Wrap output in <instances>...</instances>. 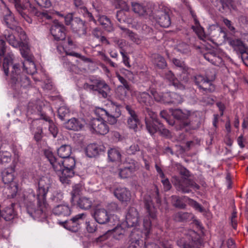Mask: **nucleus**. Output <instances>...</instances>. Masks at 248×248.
I'll use <instances>...</instances> for the list:
<instances>
[{"label":"nucleus","mask_w":248,"mask_h":248,"mask_svg":"<svg viewBox=\"0 0 248 248\" xmlns=\"http://www.w3.org/2000/svg\"><path fill=\"white\" fill-rule=\"evenodd\" d=\"M134 233L131 235V238L129 241L128 246L126 248H141L143 242L139 238H133Z\"/></svg>","instance_id":"nucleus-46"},{"label":"nucleus","mask_w":248,"mask_h":248,"mask_svg":"<svg viewBox=\"0 0 248 248\" xmlns=\"http://www.w3.org/2000/svg\"><path fill=\"white\" fill-rule=\"evenodd\" d=\"M107 207L108 210L111 212H117L120 210V208L119 207L118 203L115 202L108 203Z\"/></svg>","instance_id":"nucleus-61"},{"label":"nucleus","mask_w":248,"mask_h":248,"mask_svg":"<svg viewBox=\"0 0 248 248\" xmlns=\"http://www.w3.org/2000/svg\"><path fill=\"white\" fill-rule=\"evenodd\" d=\"M150 93L152 95L146 92L139 93L137 95L138 102L142 106L149 107H151L154 104L153 96L155 101H160V100L157 98L158 93L155 90H151Z\"/></svg>","instance_id":"nucleus-16"},{"label":"nucleus","mask_w":248,"mask_h":248,"mask_svg":"<svg viewBox=\"0 0 248 248\" xmlns=\"http://www.w3.org/2000/svg\"><path fill=\"white\" fill-rule=\"evenodd\" d=\"M4 21L8 28L15 30L18 34L19 39L25 40L27 35L23 29L18 25L17 16H4Z\"/></svg>","instance_id":"nucleus-15"},{"label":"nucleus","mask_w":248,"mask_h":248,"mask_svg":"<svg viewBox=\"0 0 248 248\" xmlns=\"http://www.w3.org/2000/svg\"><path fill=\"white\" fill-rule=\"evenodd\" d=\"M114 196L122 202L127 203L131 199V193L126 188L118 187L113 191Z\"/></svg>","instance_id":"nucleus-25"},{"label":"nucleus","mask_w":248,"mask_h":248,"mask_svg":"<svg viewBox=\"0 0 248 248\" xmlns=\"http://www.w3.org/2000/svg\"><path fill=\"white\" fill-rule=\"evenodd\" d=\"M120 28L124 31L126 35L128 36L131 41L137 44L140 43V39L139 38V36L137 33L134 32L132 31H131L127 28L123 27H120Z\"/></svg>","instance_id":"nucleus-42"},{"label":"nucleus","mask_w":248,"mask_h":248,"mask_svg":"<svg viewBox=\"0 0 248 248\" xmlns=\"http://www.w3.org/2000/svg\"><path fill=\"white\" fill-rule=\"evenodd\" d=\"M131 5L133 11L135 14H138L139 16H144L146 14L145 8L140 4L138 2H132Z\"/></svg>","instance_id":"nucleus-50"},{"label":"nucleus","mask_w":248,"mask_h":248,"mask_svg":"<svg viewBox=\"0 0 248 248\" xmlns=\"http://www.w3.org/2000/svg\"><path fill=\"white\" fill-rule=\"evenodd\" d=\"M204 84V85H202L199 89L203 94L212 93L215 91L216 87L212 80L209 79Z\"/></svg>","instance_id":"nucleus-40"},{"label":"nucleus","mask_w":248,"mask_h":248,"mask_svg":"<svg viewBox=\"0 0 248 248\" xmlns=\"http://www.w3.org/2000/svg\"><path fill=\"white\" fill-rule=\"evenodd\" d=\"M86 217V214H79L69 220L63 221H58V223L71 232H77L81 229L82 225L85 222Z\"/></svg>","instance_id":"nucleus-10"},{"label":"nucleus","mask_w":248,"mask_h":248,"mask_svg":"<svg viewBox=\"0 0 248 248\" xmlns=\"http://www.w3.org/2000/svg\"><path fill=\"white\" fill-rule=\"evenodd\" d=\"M229 44L233 48L237 53L242 54L246 52L248 47L240 39H233L231 37L227 38Z\"/></svg>","instance_id":"nucleus-27"},{"label":"nucleus","mask_w":248,"mask_h":248,"mask_svg":"<svg viewBox=\"0 0 248 248\" xmlns=\"http://www.w3.org/2000/svg\"><path fill=\"white\" fill-rule=\"evenodd\" d=\"M11 2H13L15 7L19 14L22 15V12L25 9L26 7L24 5H22L20 0H9Z\"/></svg>","instance_id":"nucleus-59"},{"label":"nucleus","mask_w":248,"mask_h":248,"mask_svg":"<svg viewBox=\"0 0 248 248\" xmlns=\"http://www.w3.org/2000/svg\"><path fill=\"white\" fill-rule=\"evenodd\" d=\"M126 225V223H123L119 225L117 224L115 227L110 230L111 231L110 234H113L114 239L120 240L124 237L127 232V230L124 228Z\"/></svg>","instance_id":"nucleus-32"},{"label":"nucleus","mask_w":248,"mask_h":248,"mask_svg":"<svg viewBox=\"0 0 248 248\" xmlns=\"http://www.w3.org/2000/svg\"><path fill=\"white\" fill-rule=\"evenodd\" d=\"M115 4L117 8H119L121 10L117 11V16L122 14L121 12L127 11L129 10V7L126 3L123 0H115Z\"/></svg>","instance_id":"nucleus-52"},{"label":"nucleus","mask_w":248,"mask_h":248,"mask_svg":"<svg viewBox=\"0 0 248 248\" xmlns=\"http://www.w3.org/2000/svg\"><path fill=\"white\" fill-rule=\"evenodd\" d=\"M127 126L130 129L133 130L134 132H137L140 130L142 125L140 120H127Z\"/></svg>","instance_id":"nucleus-44"},{"label":"nucleus","mask_w":248,"mask_h":248,"mask_svg":"<svg viewBox=\"0 0 248 248\" xmlns=\"http://www.w3.org/2000/svg\"><path fill=\"white\" fill-rule=\"evenodd\" d=\"M144 248H172V247L168 241H162L160 245L154 243H145Z\"/></svg>","instance_id":"nucleus-47"},{"label":"nucleus","mask_w":248,"mask_h":248,"mask_svg":"<svg viewBox=\"0 0 248 248\" xmlns=\"http://www.w3.org/2000/svg\"><path fill=\"white\" fill-rule=\"evenodd\" d=\"M11 160V154L10 152H0V161L1 163H8L10 162Z\"/></svg>","instance_id":"nucleus-56"},{"label":"nucleus","mask_w":248,"mask_h":248,"mask_svg":"<svg viewBox=\"0 0 248 248\" xmlns=\"http://www.w3.org/2000/svg\"><path fill=\"white\" fill-rule=\"evenodd\" d=\"M202 243L200 236L195 232L180 238L177 241V244L180 248H200Z\"/></svg>","instance_id":"nucleus-12"},{"label":"nucleus","mask_w":248,"mask_h":248,"mask_svg":"<svg viewBox=\"0 0 248 248\" xmlns=\"http://www.w3.org/2000/svg\"><path fill=\"white\" fill-rule=\"evenodd\" d=\"M101 116L104 117L108 122L110 124H114L117 122V118L121 115V110L120 106L113 104L109 110L103 108H100L98 110Z\"/></svg>","instance_id":"nucleus-13"},{"label":"nucleus","mask_w":248,"mask_h":248,"mask_svg":"<svg viewBox=\"0 0 248 248\" xmlns=\"http://www.w3.org/2000/svg\"><path fill=\"white\" fill-rule=\"evenodd\" d=\"M82 190V186L80 184H76L72 186V190L71 192V198L70 202L73 205L75 204V200L77 197L79 196Z\"/></svg>","instance_id":"nucleus-43"},{"label":"nucleus","mask_w":248,"mask_h":248,"mask_svg":"<svg viewBox=\"0 0 248 248\" xmlns=\"http://www.w3.org/2000/svg\"><path fill=\"white\" fill-rule=\"evenodd\" d=\"M137 162L134 159L127 157L124 161V167L133 173L137 170Z\"/></svg>","instance_id":"nucleus-41"},{"label":"nucleus","mask_w":248,"mask_h":248,"mask_svg":"<svg viewBox=\"0 0 248 248\" xmlns=\"http://www.w3.org/2000/svg\"><path fill=\"white\" fill-rule=\"evenodd\" d=\"M27 198L30 200L28 202L27 199L25 200V207L28 214L34 219L45 218L46 216V212L48 206L45 207L43 203H40L37 193L34 192L30 193Z\"/></svg>","instance_id":"nucleus-4"},{"label":"nucleus","mask_w":248,"mask_h":248,"mask_svg":"<svg viewBox=\"0 0 248 248\" xmlns=\"http://www.w3.org/2000/svg\"><path fill=\"white\" fill-rule=\"evenodd\" d=\"M164 77L165 79L169 82L170 85H173L175 87L180 89L185 88V86L179 81L171 71L169 70L165 72Z\"/></svg>","instance_id":"nucleus-31"},{"label":"nucleus","mask_w":248,"mask_h":248,"mask_svg":"<svg viewBox=\"0 0 248 248\" xmlns=\"http://www.w3.org/2000/svg\"><path fill=\"white\" fill-rule=\"evenodd\" d=\"M139 213L137 209L130 207L126 215V224L127 228L136 226L138 223Z\"/></svg>","instance_id":"nucleus-20"},{"label":"nucleus","mask_w":248,"mask_h":248,"mask_svg":"<svg viewBox=\"0 0 248 248\" xmlns=\"http://www.w3.org/2000/svg\"><path fill=\"white\" fill-rule=\"evenodd\" d=\"M108 158L111 162H119L121 160L122 155L117 148H110L108 151Z\"/></svg>","instance_id":"nucleus-37"},{"label":"nucleus","mask_w":248,"mask_h":248,"mask_svg":"<svg viewBox=\"0 0 248 248\" xmlns=\"http://www.w3.org/2000/svg\"><path fill=\"white\" fill-rule=\"evenodd\" d=\"M65 31V27L57 21L54 22L50 29V32L56 41L65 39L66 37Z\"/></svg>","instance_id":"nucleus-19"},{"label":"nucleus","mask_w":248,"mask_h":248,"mask_svg":"<svg viewBox=\"0 0 248 248\" xmlns=\"http://www.w3.org/2000/svg\"><path fill=\"white\" fill-rule=\"evenodd\" d=\"M144 207L148 213V216L146 217L143 222V226L146 231L149 233L152 224L156 223V209L155 207L152 199L150 196H145L143 199Z\"/></svg>","instance_id":"nucleus-8"},{"label":"nucleus","mask_w":248,"mask_h":248,"mask_svg":"<svg viewBox=\"0 0 248 248\" xmlns=\"http://www.w3.org/2000/svg\"><path fill=\"white\" fill-rule=\"evenodd\" d=\"M49 131L50 133L52 135L54 138H56L57 136L59 129L57 126L54 124L53 122L49 123Z\"/></svg>","instance_id":"nucleus-63"},{"label":"nucleus","mask_w":248,"mask_h":248,"mask_svg":"<svg viewBox=\"0 0 248 248\" xmlns=\"http://www.w3.org/2000/svg\"><path fill=\"white\" fill-rule=\"evenodd\" d=\"M214 5L217 7V9L224 13L232 9H234L233 3L232 0H211Z\"/></svg>","instance_id":"nucleus-26"},{"label":"nucleus","mask_w":248,"mask_h":248,"mask_svg":"<svg viewBox=\"0 0 248 248\" xmlns=\"http://www.w3.org/2000/svg\"><path fill=\"white\" fill-rule=\"evenodd\" d=\"M71 153L72 147L68 144L62 145L57 150L58 155L62 159L69 157Z\"/></svg>","instance_id":"nucleus-38"},{"label":"nucleus","mask_w":248,"mask_h":248,"mask_svg":"<svg viewBox=\"0 0 248 248\" xmlns=\"http://www.w3.org/2000/svg\"><path fill=\"white\" fill-rule=\"evenodd\" d=\"M90 83H85L84 89L89 90L97 94L98 96L103 98H107L110 92V88L106 82L103 79L97 78H91L89 79Z\"/></svg>","instance_id":"nucleus-6"},{"label":"nucleus","mask_w":248,"mask_h":248,"mask_svg":"<svg viewBox=\"0 0 248 248\" xmlns=\"http://www.w3.org/2000/svg\"><path fill=\"white\" fill-rule=\"evenodd\" d=\"M74 2L75 6L81 11V14L85 15L87 13V10L84 6V3L82 0H74Z\"/></svg>","instance_id":"nucleus-58"},{"label":"nucleus","mask_w":248,"mask_h":248,"mask_svg":"<svg viewBox=\"0 0 248 248\" xmlns=\"http://www.w3.org/2000/svg\"><path fill=\"white\" fill-rule=\"evenodd\" d=\"M86 224V228L87 232L89 233H93L95 232L97 229V222L95 220H90L85 221Z\"/></svg>","instance_id":"nucleus-54"},{"label":"nucleus","mask_w":248,"mask_h":248,"mask_svg":"<svg viewBox=\"0 0 248 248\" xmlns=\"http://www.w3.org/2000/svg\"><path fill=\"white\" fill-rule=\"evenodd\" d=\"M146 129L151 136L158 133L161 136L169 139L171 137V132L167 129L159 119L145 118Z\"/></svg>","instance_id":"nucleus-7"},{"label":"nucleus","mask_w":248,"mask_h":248,"mask_svg":"<svg viewBox=\"0 0 248 248\" xmlns=\"http://www.w3.org/2000/svg\"><path fill=\"white\" fill-rule=\"evenodd\" d=\"M64 126L66 129L74 131L80 130L83 127L81 122L76 118L68 119L64 124Z\"/></svg>","instance_id":"nucleus-29"},{"label":"nucleus","mask_w":248,"mask_h":248,"mask_svg":"<svg viewBox=\"0 0 248 248\" xmlns=\"http://www.w3.org/2000/svg\"><path fill=\"white\" fill-rule=\"evenodd\" d=\"M125 109L130 115L127 119L140 120L138 115L136 111L132 108L131 106L126 105L125 106Z\"/></svg>","instance_id":"nucleus-57"},{"label":"nucleus","mask_w":248,"mask_h":248,"mask_svg":"<svg viewBox=\"0 0 248 248\" xmlns=\"http://www.w3.org/2000/svg\"><path fill=\"white\" fill-rule=\"evenodd\" d=\"M64 18L66 25H71L73 32L79 36L85 35L87 33V25L85 21L81 20L78 16H61Z\"/></svg>","instance_id":"nucleus-11"},{"label":"nucleus","mask_w":248,"mask_h":248,"mask_svg":"<svg viewBox=\"0 0 248 248\" xmlns=\"http://www.w3.org/2000/svg\"><path fill=\"white\" fill-rule=\"evenodd\" d=\"M159 100L167 104H179L183 102L182 96L175 92L165 93Z\"/></svg>","instance_id":"nucleus-22"},{"label":"nucleus","mask_w":248,"mask_h":248,"mask_svg":"<svg viewBox=\"0 0 248 248\" xmlns=\"http://www.w3.org/2000/svg\"><path fill=\"white\" fill-rule=\"evenodd\" d=\"M89 125L91 130L93 133L104 135L109 131L108 126L101 117L92 119Z\"/></svg>","instance_id":"nucleus-14"},{"label":"nucleus","mask_w":248,"mask_h":248,"mask_svg":"<svg viewBox=\"0 0 248 248\" xmlns=\"http://www.w3.org/2000/svg\"><path fill=\"white\" fill-rule=\"evenodd\" d=\"M179 170L180 174L185 178L175 183V186L177 190L182 193H189L192 191L191 188L200 189V186L193 179L188 178L190 176V173L187 169L181 166L179 168Z\"/></svg>","instance_id":"nucleus-5"},{"label":"nucleus","mask_w":248,"mask_h":248,"mask_svg":"<svg viewBox=\"0 0 248 248\" xmlns=\"http://www.w3.org/2000/svg\"><path fill=\"white\" fill-rule=\"evenodd\" d=\"M1 70L8 85L17 93L22 88L31 86V81L28 76L21 69L19 63H13V55L8 54L3 59Z\"/></svg>","instance_id":"nucleus-1"},{"label":"nucleus","mask_w":248,"mask_h":248,"mask_svg":"<svg viewBox=\"0 0 248 248\" xmlns=\"http://www.w3.org/2000/svg\"><path fill=\"white\" fill-rule=\"evenodd\" d=\"M172 115L175 120L170 119V115L166 110H163L160 112V117L164 119L169 125L173 126L177 131L189 132L200 126V124L198 118L196 117V120H192L191 112L189 110L175 109L172 111Z\"/></svg>","instance_id":"nucleus-2"},{"label":"nucleus","mask_w":248,"mask_h":248,"mask_svg":"<svg viewBox=\"0 0 248 248\" xmlns=\"http://www.w3.org/2000/svg\"><path fill=\"white\" fill-rule=\"evenodd\" d=\"M52 212L56 216L65 217L71 215V210L68 204L62 203L55 206L52 210Z\"/></svg>","instance_id":"nucleus-28"},{"label":"nucleus","mask_w":248,"mask_h":248,"mask_svg":"<svg viewBox=\"0 0 248 248\" xmlns=\"http://www.w3.org/2000/svg\"><path fill=\"white\" fill-rule=\"evenodd\" d=\"M58 115L62 121H64L69 117L70 110L66 107H61L58 110Z\"/></svg>","instance_id":"nucleus-48"},{"label":"nucleus","mask_w":248,"mask_h":248,"mask_svg":"<svg viewBox=\"0 0 248 248\" xmlns=\"http://www.w3.org/2000/svg\"><path fill=\"white\" fill-rule=\"evenodd\" d=\"M116 77L118 79L122 85H119L117 87L118 92H121L122 95L126 96L128 92L132 90V85L130 83L123 77H122L118 72H116Z\"/></svg>","instance_id":"nucleus-24"},{"label":"nucleus","mask_w":248,"mask_h":248,"mask_svg":"<svg viewBox=\"0 0 248 248\" xmlns=\"http://www.w3.org/2000/svg\"><path fill=\"white\" fill-rule=\"evenodd\" d=\"M7 46L3 36H0V56H4L6 51Z\"/></svg>","instance_id":"nucleus-60"},{"label":"nucleus","mask_w":248,"mask_h":248,"mask_svg":"<svg viewBox=\"0 0 248 248\" xmlns=\"http://www.w3.org/2000/svg\"><path fill=\"white\" fill-rule=\"evenodd\" d=\"M38 187L37 189V196L40 203H43L45 207L48 206L46 202V194L48 191L52 192L50 200L53 203L62 202L63 198V194L62 190L58 188L51 180L47 177L41 178L38 182Z\"/></svg>","instance_id":"nucleus-3"},{"label":"nucleus","mask_w":248,"mask_h":248,"mask_svg":"<svg viewBox=\"0 0 248 248\" xmlns=\"http://www.w3.org/2000/svg\"><path fill=\"white\" fill-rule=\"evenodd\" d=\"M80 209L88 210L92 206V202L89 198L82 197L78 198V200L75 201V204Z\"/></svg>","instance_id":"nucleus-36"},{"label":"nucleus","mask_w":248,"mask_h":248,"mask_svg":"<svg viewBox=\"0 0 248 248\" xmlns=\"http://www.w3.org/2000/svg\"><path fill=\"white\" fill-rule=\"evenodd\" d=\"M172 217L176 222L185 223L191 221L194 217V216L191 213L179 211L175 213Z\"/></svg>","instance_id":"nucleus-30"},{"label":"nucleus","mask_w":248,"mask_h":248,"mask_svg":"<svg viewBox=\"0 0 248 248\" xmlns=\"http://www.w3.org/2000/svg\"><path fill=\"white\" fill-rule=\"evenodd\" d=\"M43 134L44 133L42 127L40 126L37 127L33 137L34 140L37 142L40 141L43 138Z\"/></svg>","instance_id":"nucleus-55"},{"label":"nucleus","mask_w":248,"mask_h":248,"mask_svg":"<svg viewBox=\"0 0 248 248\" xmlns=\"http://www.w3.org/2000/svg\"><path fill=\"white\" fill-rule=\"evenodd\" d=\"M203 56L206 60L214 65L216 64L217 59H221V58L217 56V53L214 50H212L205 53Z\"/></svg>","instance_id":"nucleus-45"},{"label":"nucleus","mask_w":248,"mask_h":248,"mask_svg":"<svg viewBox=\"0 0 248 248\" xmlns=\"http://www.w3.org/2000/svg\"><path fill=\"white\" fill-rule=\"evenodd\" d=\"M94 220L98 224H106L110 221V217L108 211L103 208H96L93 214Z\"/></svg>","instance_id":"nucleus-18"},{"label":"nucleus","mask_w":248,"mask_h":248,"mask_svg":"<svg viewBox=\"0 0 248 248\" xmlns=\"http://www.w3.org/2000/svg\"><path fill=\"white\" fill-rule=\"evenodd\" d=\"M110 230H108L105 233L99 235L96 238L94 241L96 243H100L108 239L110 234Z\"/></svg>","instance_id":"nucleus-64"},{"label":"nucleus","mask_w":248,"mask_h":248,"mask_svg":"<svg viewBox=\"0 0 248 248\" xmlns=\"http://www.w3.org/2000/svg\"><path fill=\"white\" fill-rule=\"evenodd\" d=\"M105 149V147L103 145L94 143H91L86 147L85 153L89 157H94L98 155L102 152H104Z\"/></svg>","instance_id":"nucleus-23"},{"label":"nucleus","mask_w":248,"mask_h":248,"mask_svg":"<svg viewBox=\"0 0 248 248\" xmlns=\"http://www.w3.org/2000/svg\"><path fill=\"white\" fill-rule=\"evenodd\" d=\"M152 62L155 67L163 69L167 66V63L165 59L158 54H155L152 56Z\"/></svg>","instance_id":"nucleus-34"},{"label":"nucleus","mask_w":248,"mask_h":248,"mask_svg":"<svg viewBox=\"0 0 248 248\" xmlns=\"http://www.w3.org/2000/svg\"><path fill=\"white\" fill-rule=\"evenodd\" d=\"M121 54L123 57V62L124 64L127 67L130 68L131 65L129 63V58L127 55L126 52L124 49H122L120 51Z\"/></svg>","instance_id":"nucleus-62"},{"label":"nucleus","mask_w":248,"mask_h":248,"mask_svg":"<svg viewBox=\"0 0 248 248\" xmlns=\"http://www.w3.org/2000/svg\"><path fill=\"white\" fill-rule=\"evenodd\" d=\"M27 39L28 37L25 40H21V44H20L18 47L22 57L29 62H32V56L30 54V49L29 45L27 43Z\"/></svg>","instance_id":"nucleus-33"},{"label":"nucleus","mask_w":248,"mask_h":248,"mask_svg":"<svg viewBox=\"0 0 248 248\" xmlns=\"http://www.w3.org/2000/svg\"><path fill=\"white\" fill-rule=\"evenodd\" d=\"M170 198L171 203L174 207L180 209H185L186 208V205L181 201L178 196L172 195Z\"/></svg>","instance_id":"nucleus-53"},{"label":"nucleus","mask_w":248,"mask_h":248,"mask_svg":"<svg viewBox=\"0 0 248 248\" xmlns=\"http://www.w3.org/2000/svg\"><path fill=\"white\" fill-rule=\"evenodd\" d=\"M3 35L4 39L6 40L9 44L13 47L18 48L20 46V42H21V40L20 39V41H18L16 39L12 32H10L9 31H6Z\"/></svg>","instance_id":"nucleus-35"},{"label":"nucleus","mask_w":248,"mask_h":248,"mask_svg":"<svg viewBox=\"0 0 248 248\" xmlns=\"http://www.w3.org/2000/svg\"><path fill=\"white\" fill-rule=\"evenodd\" d=\"M7 191L6 192L7 196L10 198H14L16 195L18 190V184L16 182L7 184Z\"/></svg>","instance_id":"nucleus-39"},{"label":"nucleus","mask_w":248,"mask_h":248,"mask_svg":"<svg viewBox=\"0 0 248 248\" xmlns=\"http://www.w3.org/2000/svg\"><path fill=\"white\" fill-rule=\"evenodd\" d=\"M2 181L6 185L7 184L16 182L15 165L7 168L3 170L1 172Z\"/></svg>","instance_id":"nucleus-21"},{"label":"nucleus","mask_w":248,"mask_h":248,"mask_svg":"<svg viewBox=\"0 0 248 248\" xmlns=\"http://www.w3.org/2000/svg\"><path fill=\"white\" fill-rule=\"evenodd\" d=\"M155 19L161 27L168 28L171 24L170 16H156Z\"/></svg>","instance_id":"nucleus-49"},{"label":"nucleus","mask_w":248,"mask_h":248,"mask_svg":"<svg viewBox=\"0 0 248 248\" xmlns=\"http://www.w3.org/2000/svg\"><path fill=\"white\" fill-rule=\"evenodd\" d=\"M76 166V160L74 157H68L63 159V170L62 174L60 175V181L63 184H69L70 178L75 174L74 169Z\"/></svg>","instance_id":"nucleus-9"},{"label":"nucleus","mask_w":248,"mask_h":248,"mask_svg":"<svg viewBox=\"0 0 248 248\" xmlns=\"http://www.w3.org/2000/svg\"><path fill=\"white\" fill-rule=\"evenodd\" d=\"M44 154L54 170L57 173H59V175L62 174V170H63V160H60L56 158L52 152L48 150H45Z\"/></svg>","instance_id":"nucleus-17"},{"label":"nucleus","mask_w":248,"mask_h":248,"mask_svg":"<svg viewBox=\"0 0 248 248\" xmlns=\"http://www.w3.org/2000/svg\"><path fill=\"white\" fill-rule=\"evenodd\" d=\"M209 78L201 75H197L194 77L193 80L195 85H196L200 89L202 85H204V83Z\"/></svg>","instance_id":"nucleus-51"}]
</instances>
